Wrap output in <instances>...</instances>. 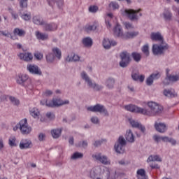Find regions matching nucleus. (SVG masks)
I'll return each mask as SVG.
<instances>
[{
	"label": "nucleus",
	"mask_w": 179,
	"mask_h": 179,
	"mask_svg": "<svg viewBox=\"0 0 179 179\" xmlns=\"http://www.w3.org/2000/svg\"><path fill=\"white\" fill-rule=\"evenodd\" d=\"M45 137V135L43 133H40L39 135L38 136V139L40 142H43L44 141V138Z\"/></svg>",
	"instance_id": "63"
},
{
	"label": "nucleus",
	"mask_w": 179,
	"mask_h": 179,
	"mask_svg": "<svg viewBox=\"0 0 179 179\" xmlns=\"http://www.w3.org/2000/svg\"><path fill=\"white\" fill-rule=\"evenodd\" d=\"M131 78L133 80H135L136 82L139 80L140 82H143L145 80V76L141 75L139 76L137 73H134L131 74Z\"/></svg>",
	"instance_id": "35"
},
{
	"label": "nucleus",
	"mask_w": 179,
	"mask_h": 179,
	"mask_svg": "<svg viewBox=\"0 0 179 179\" xmlns=\"http://www.w3.org/2000/svg\"><path fill=\"white\" fill-rule=\"evenodd\" d=\"M114 148L116 153L118 155H123V153H125V145L115 143Z\"/></svg>",
	"instance_id": "27"
},
{
	"label": "nucleus",
	"mask_w": 179,
	"mask_h": 179,
	"mask_svg": "<svg viewBox=\"0 0 179 179\" xmlns=\"http://www.w3.org/2000/svg\"><path fill=\"white\" fill-rule=\"evenodd\" d=\"M32 22L34 24H37V26H43V24H44V20L40 15L34 16L32 18Z\"/></svg>",
	"instance_id": "26"
},
{
	"label": "nucleus",
	"mask_w": 179,
	"mask_h": 179,
	"mask_svg": "<svg viewBox=\"0 0 179 179\" xmlns=\"http://www.w3.org/2000/svg\"><path fill=\"white\" fill-rule=\"evenodd\" d=\"M18 1L20 3V7L22 9L27 8V0H18Z\"/></svg>",
	"instance_id": "53"
},
{
	"label": "nucleus",
	"mask_w": 179,
	"mask_h": 179,
	"mask_svg": "<svg viewBox=\"0 0 179 179\" xmlns=\"http://www.w3.org/2000/svg\"><path fill=\"white\" fill-rule=\"evenodd\" d=\"M143 52L147 56H149V45H145L142 48Z\"/></svg>",
	"instance_id": "56"
},
{
	"label": "nucleus",
	"mask_w": 179,
	"mask_h": 179,
	"mask_svg": "<svg viewBox=\"0 0 179 179\" xmlns=\"http://www.w3.org/2000/svg\"><path fill=\"white\" fill-rule=\"evenodd\" d=\"M129 121L132 128H137L138 129H140L143 134H145L146 131L145 126L142 125V124L139 123L138 121L134 120V119H129Z\"/></svg>",
	"instance_id": "14"
},
{
	"label": "nucleus",
	"mask_w": 179,
	"mask_h": 179,
	"mask_svg": "<svg viewBox=\"0 0 179 179\" xmlns=\"http://www.w3.org/2000/svg\"><path fill=\"white\" fill-rule=\"evenodd\" d=\"M99 26L97 24H94L92 25H86L85 27V31H87V33H89L90 31H94L97 29Z\"/></svg>",
	"instance_id": "39"
},
{
	"label": "nucleus",
	"mask_w": 179,
	"mask_h": 179,
	"mask_svg": "<svg viewBox=\"0 0 179 179\" xmlns=\"http://www.w3.org/2000/svg\"><path fill=\"white\" fill-rule=\"evenodd\" d=\"M52 51L53 52V55L57 58V59H61L62 57V52H61V49L58 48H53L52 49Z\"/></svg>",
	"instance_id": "36"
},
{
	"label": "nucleus",
	"mask_w": 179,
	"mask_h": 179,
	"mask_svg": "<svg viewBox=\"0 0 179 179\" xmlns=\"http://www.w3.org/2000/svg\"><path fill=\"white\" fill-rule=\"evenodd\" d=\"M163 142H169L171 143V145H174L177 143V141L171 138H169L167 136H164V138H162Z\"/></svg>",
	"instance_id": "48"
},
{
	"label": "nucleus",
	"mask_w": 179,
	"mask_h": 179,
	"mask_svg": "<svg viewBox=\"0 0 179 179\" xmlns=\"http://www.w3.org/2000/svg\"><path fill=\"white\" fill-rule=\"evenodd\" d=\"M66 104H69V100H62L61 99H53L49 102H46V106L48 107H61V106H65Z\"/></svg>",
	"instance_id": "8"
},
{
	"label": "nucleus",
	"mask_w": 179,
	"mask_h": 179,
	"mask_svg": "<svg viewBox=\"0 0 179 179\" xmlns=\"http://www.w3.org/2000/svg\"><path fill=\"white\" fill-rule=\"evenodd\" d=\"M82 158H83V153L79 152H74L71 157V160H78V159Z\"/></svg>",
	"instance_id": "41"
},
{
	"label": "nucleus",
	"mask_w": 179,
	"mask_h": 179,
	"mask_svg": "<svg viewBox=\"0 0 179 179\" xmlns=\"http://www.w3.org/2000/svg\"><path fill=\"white\" fill-rule=\"evenodd\" d=\"M164 95L166 97H169L170 99H173V97H177V93L173 90H164Z\"/></svg>",
	"instance_id": "31"
},
{
	"label": "nucleus",
	"mask_w": 179,
	"mask_h": 179,
	"mask_svg": "<svg viewBox=\"0 0 179 179\" xmlns=\"http://www.w3.org/2000/svg\"><path fill=\"white\" fill-rule=\"evenodd\" d=\"M87 110L88 111H92V113H100V114H103L105 117H108V115H110L107 108H106L104 106L99 103L94 106H89Z\"/></svg>",
	"instance_id": "6"
},
{
	"label": "nucleus",
	"mask_w": 179,
	"mask_h": 179,
	"mask_svg": "<svg viewBox=\"0 0 179 179\" xmlns=\"http://www.w3.org/2000/svg\"><path fill=\"white\" fill-rule=\"evenodd\" d=\"M131 57H132L134 61H135V62H139L141 61V59H142V56L141 55V54H139L136 52H132Z\"/></svg>",
	"instance_id": "40"
},
{
	"label": "nucleus",
	"mask_w": 179,
	"mask_h": 179,
	"mask_svg": "<svg viewBox=\"0 0 179 179\" xmlns=\"http://www.w3.org/2000/svg\"><path fill=\"white\" fill-rule=\"evenodd\" d=\"M18 57L22 61H25V62H30L33 59V55L30 52L20 53Z\"/></svg>",
	"instance_id": "18"
},
{
	"label": "nucleus",
	"mask_w": 179,
	"mask_h": 179,
	"mask_svg": "<svg viewBox=\"0 0 179 179\" xmlns=\"http://www.w3.org/2000/svg\"><path fill=\"white\" fill-rule=\"evenodd\" d=\"M76 146H77V148H83V149H86V148L88 146V143L87 141H80L78 144L76 145Z\"/></svg>",
	"instance_id": "50"
},
{
	"label": "nucleus",
	"mask_w": 179,
	"mask_h": 179,
	"mask_svg": "<svg viewBox=\"0 0 179 179\" xmlns=\"http://www.w3.org/2000/svg\"><path fill=\"white\" fill-rule=\"evenodd\" d=\"M22 19H23V20L27 21V20H30V19H31V15L30 14H23L21 16Z\"/></svg>",
	"instance_id": "59"
},
{
	"label": "nucleus",
	"mask_w": 179,
	"mask_h": 179,
	"mask_svg": "<svg viewBox=\"0 0 179 179\" xmlns=\"http://www.w3.org/2000/svg\"><path fill=\"white\" fill-rule=\"evenodd\" d=\"M33 146V143H31V140L24 138L20 141V149H30Z\"/></svg>",
	"instance_id": "15"
},
{
	"label": "nucleus",
	"mask_w": 179,
	"mask_h": 179,
	"mask_svg": "<svg viewBox=\"0 0 179 179\" xmlns=\"http://www.w3.org/2000/svg\"><path fill=\"white\" fill-rule=\"evenodd\" d=\"M110 169L108 168H101L97 179H110Z\"/></svg>",
	"instance_id": "13"
},
{
	"label": "nucleus",
	"mask_w": 179,
	"mask_h": 179,
	"mask_svg": "<svg viewBox=\"0 0 179 179\" xmlns=\"http://www.w3.org/2000/svg\"><path fill=\"white\" fill-rule=\"evenodd\" d=\"M90 121L92 124H95L97 125V124H100V120H99V117L97 116H94L91 117Z\"/></svg>",
	"instance_id": "57"
},
{
	"label": "nucleus",
	"mask_w": 179,
	"mask_h": 179,
	"mask_svg": "<svg viewBox=\"0 0 179 179\" xmlns=\"http://www.w3.org/2000/svg\"><path fill=\"white\" fill-rule=\"evenodd\" d=\"M118 164H120V166H128L129 164H131V162L127 159H122L118 161Z\"/></svg>",
	"instance_id": "55"
},
{
	"label": "nucleus",
	"mask_w": 179,
	"mask_h": 179,
	"mask_svg": "<svg viewBox=\"0 0 179 179\" xmlns=\"http://www.w3.org/2000/svg\"><path fill=\"white\" fill-rule=\"evenodd\" d=\"M10 100L14 106H19V104H20V101H19V99L13 96L10 97Z\"/></svg>",
	"instance_id": "54"
},
{
	"label": "nucleus",
	"mask_w": 179,
	"mask_h": 179,
	"mask_svg": "<svg viewBox=\"0 0 179 179\" xmlns=\"http://www.w3.org/2000/svg\"><path fill=\"white\" fill-rule=\"evenodd\" d=\"M101 143H103V141L97 140V141H94V143H93V145L95 148H97V147L100 146L101 145Z\"/></svg>",
	"instance_id": "62"
},
{
	"label": "nucleus",
	"mask_w": 179,
	"mask_h": 179,
	"mask_svg": "<svg viewBox=\"0 0 179 179\" xmlns=\"http://www.w3.org/2000/svg\"><path fill=\"white\" fill-rule=\"evenodd\" d=\"M109 7L112 8V9L113 10H115L117 9H120V5L118 4V3H117V1H111L109 3Z\"/></svg>",
	"instance_id": "51"
},
{
	"label": "nucleus",
	"mask_w": 179,
	"mask_h": 179,
	"mask_svg": "<svg viewBox=\"0 0 179 179\" xmlns=\"http://www.w3.org/2000/svg\"><path fill=\"white\" fill-rule=\"evenodd\" d=\"M45 30L46 31H54V30H57V25L55 24H46Z\"/></svg>",
	"instance_id": "43"
},
{
	"label": "nucleus",
	"mask_w": 179,
	"mask_h": 179,
	"mask_svg": "<svg viewBox=\"0 0 179 179\" xmlns=\"http://www.w3.org/2000/svg\"><path fill=\"white\" fill-rule=\"evenodd\" d=\"M46 117L48 118V121H54V120H55V113H54V112H47Z\"/></svg>",
	"instance_id": "47"
},
{
	"label": "nucleus",
	"mask_w": 179,
	"mask_h": 179,
	"mask_svg": "<svg viewBox=\"0 0 179 179\" xmlns=\"http://www.w3.org/2000/svg\"><path fill=\"white\" fill-rule=\"evenodd\" d=\"M168 48L169 45L166 42H162L159 45L154 44L152 45V54L154 55H163Z\"/></svg>",
	"instance_id": "5"
},
{
	"label": "nucleus",
	"mask_w": 179,
	"mask_h": 179,
	"mask_svg": "<svg viewBox=\"0 0 179 179\" xmlns=\"http://www.w3.org/2000/svg\"><path fill=\"white\" fill-rule=\"evenodd\" d=\"M34 57L35 58H36V59H41L43 58V54H41V52H36L34 53Z\"/></svg>",
	"instance_id": "61"
},
{
	"label": "nucleus",
	"mask_w": 179,
	"mask_h": 179,
	"mask_svg": "<svg viewBox=\"0 0 179 179\" xmlns=\"http://www.w3.org/2000/svg\"><path fill=\"white\" fill-rule=\"evenodd\" d=\"M160 78V73H152L147 79H146V85L148 86H152L153 85L154 80H157Z\"/></svg>",
	"instance_id": "16"
},
{
	"label": "nucleus",
	"mask_w": 179,
	"mask_h": 179,
	"mask_svg": "<svg viewBox=\"0 0 179 179\" xmlns=\"http://www.w3.org/2000/svg\"><path fill=\"white\" fill-rule=\"evenodd\" d=\"M138 179H148L145 169H138L137 171Z\"/></svg>",
	"instance_id": "38"
},
{
	"label": "nucleus",
	"mask_w": 179,
	"mask_h": 179,
	"mask_svg": "<svg viewBox=\"0 0 179 179\" xmlns=\"http://www.w3.org/2000/svg\"><path fill=\"white\" fill-rule=\"evenodd\" d=\"M142 9L139 8L138 10L134 9H126L121 10V14L122 16H127V17L131 21L139 20V17L142 16Z\"/></svg>",
	"instance_id": "3"
},
{
	"label": "nucleus",
	"mask_w": 179,
	"mask_h": 179,
	"mask_svg": "<svg viewBox=\"0 0 179 179\" xmlns=\"http://www.w3.org/2000/svg\"><path fill=\"white\" fill-rule=\"evenodd\" d=\"M103 48L108 50L111 48V41L108 38H104L103 41Z\"/></svg>",
	"instance_id": "42"
},
{
	"label": "nucleus",
	"mask_w": 179,
	"mask_h": 179,
	"mask_svg": "<svg viewBox=\"0 0 179 179\" xmlns=\"http://www.w3.org/2000/svg\"><path fill=\"white\" fill-rule=\"evenodd\" d=\"M162 15L165 22H171V20L173 19V13H171V11L169 10H165L163 12Z\"/></svg>",
	"instance_id": "28"
},
{
	"label": "nucleus",
	"mask_w": 179,
	"mask_h": 179,
	"mask_svg": "<svg viewBox=\"0 0 179 179\" xmlns=\"http://www.w3.org/2000/svg\"><path fill=\"white\" fill-rule=\"evenodd\" d=\"M100 169L101 168L99 166L92 168L90 171V173H89L90 178H92V179L99 178V175L100 174Z\"/></svg>",
	"instance_id": "17"
},
{
	"label": "nucleus",
	"mask_w": 179,
	"mask_h": 179,
	"mask_svg": "<svg viewBox=\"0 0 179 179\" xmlns=\"http://www.w3.org/2000/svg\"><path fill=\"white\" fill-rule=\"evenodd\" d=\"M163 160L159 155H150L147 159L148 163L150 162H162Z\"/></svg>",
	"instance_id": "37"
},
{
	"label": "nucleus",
	"mask_w": 179,
	"mask_h": 179,
	"mask_svg": "<svg viewBox=\"0 0 179 179\" xmlns=\"http://www.w3.org/2000/svg\"><path fill=\"white\" fill-rule=\"evenodd\" d=\"M35 35L38 40H42V41L45 40V35L44 34L40 32L39 31H36L35 32Z\"/></svg>",
	"instance_id": "46"
},
{
	"label": "nucleus",
	"mask_w": 179,
	"mask_h": 179,
	"mask_svg": "<svg viewBox=\"0 0 179 179\" xmlns=\"http://www.w3.org/2000/svg\"><path fill=\"white\" fill-rule=\"evenodd\" d=\"M66 61V62H78L80 61V57L75 53H73L67 56Z\"/></svg>",
	"instance_id": "24"
},
{
	"label": "nucleus",
	"mask_w": 179,
	"mask_h": 179,
	"mask_svg": "<svg viewBox=\"0 0 179 179\" xmlns=\"http://www.w3.org/2000/svg\"><path fill=\"white\" fill-rule=\"evenodd\" d=\"M30 115L34 118H39L40 117V111H38V108H31L29 109Z\"/></svg>",
	"instance_id": "34"
},
{
	"label": "nucleus",
	"mask_w": 179,
	"mask_h": 179,
	"mask_svg": "<svg viewBox=\"0 0 179 179\" xmlns=\"http://www.w3.org/2000/svg\"><path fill=\"white\" fill-rule=\"evenodd\" d=\"M13 33L15 36H18V37H24L26 36V31L20 28H15Z\"/></svg>",
	"instance_id": "33"
},
{
	"label": "nucleus",
	"mask_w": 179,
	"mask_h": 179,
	"mask_svg": "<svg viewBox=\"0 0 179 179\" xmlns=\"http://www.w3.org/2000/svg\"><path fill=\"white\" fill-rule=\"evenodd\" d=\"M105 86L108 90H113L115 87V78L113 76L108 77L105 80Z\"/></svg>",
	"instance_id": "12"
},
{
	"label": "nucleus",
	"mask_w": 179,
	"mask_h": 179,
	"mask_svg": "<svg viewBox=\"0 0 179 179\" xmlns=\"http://www.w3.org/2000/svg\"><path fill=\"white\" fill-rule=\"evenodd\" d=\"M114 36L116 37H121V38H124V33L122 32V29L120 24H116V26L113 29Z\"/></svg>",
	"instance_id": "21"
},
{
	"label": "nucleus",
	"mask_w": 179,
	"mask_h": 179,
	"mask_svg": "<svg viewBox=\"0 0 179 179\" xmlns=\"http://www.w3.org/2000/svg\"><path fill=\"white\" fill-rule=\"evenodd\" d=\"M80 76L82 79L87 83L88 87H90V89H92L94 92H101V90L104 89V86L93 82V80H92V78L89 77L85 71L81 72Z\"/></svg>",
	"instance_id": "2"
},
{
	"label": "nucleus",
	"mask_w": 179,
	"mask_h": 179,
	"mask_svg": "<svg viewBox=\"0 0 179 179\" xmlns=\"http://www.w3.org/2000/svg\"><path fill=\"white\" fill-rule=\"evenodd\" d=\"M124 26L128 30H129V29H134V25L129 22H124Z\"/></svg>",
	"instance_id": "64"
},
{
	"label": "nucleus",
	"mask_w": 179,
	"mask_h": 179,
	"mask_svg": "<svg viewBox=\"0 0 179 179\" xmlns=\"http://www.w3.org/2000/svg\"><path fill=\"white\" fill-rule=\"evenodd\" d=\"M124 136L126 141L129 143H134V142H135V136L134 135L132 130H127Z\"/></svg>",
	"instance_id": "22"
},
{
	"label": "nucleus",
	"mask_w": 179,
	"mask_h": 179,
	"mask_svg": "<svg viewBox=\"0 0 179 179\" xmlns=\"http://www.w3.org/2000/svg\"><path fill=\"white\" fill-rule=\"evenodd\" d=\"M139 32L138 31H131V32H126L124 34L123 40H128V38H134V37H136V36H138Z\"/></svg>",
	"instance_id": "29"
},
{
	"label": "nucleus",
	"mask_w": 179,
	"mask_h": 179,
	"mask_svg": "<svg viewBox=\"0 0 179 179\" xmlns=\"http://www.w3.org/2000/svg\"><path fill=\"white\" fill-rule=\"evenodd\" d=\"M92 157L95 159L97 162H100L102 164H105V166H108L111 164V162L108 160V157L106 155H101V153H98L92 155Z\"/></svg>",
	"instance_id": "10"
},
{
	"label": "nucleus",
	"mask_w": 179,
	"mask_h": 179,
	"mask_svg": "<svg viewBox=\"0 0 179 179\" xmlns=\"http://www.w3.org/2000/svg\"><path fill=\"white\" fill-rule=\"evenodd\" d=\"M32 131L31 127L29 126L27 119L20 120V132L22 135H29Z\"/></svg>",
	"instance_id": "9"
},
{
	"label": "nucleus",
	"mask_w": 179,
	"mask_h": 179,
	"mask_svg": "<svg viewBox=\"0 0 179 179\" xmlns=\"http://www.w3.org/2000/svg\"><path fill=\"white\" fill-rule=\"evenodd\" d=\"M166 80H169V82H178L179 76H173V75H167L165 78V81L164 83L165 85H169V83L166 82Z\"/></svg>",
	"instance_id": "30"
},
{
	"label": "nucleus",
	"mask_w": 179,
	"mask_h": 179,
	"mask_svg": "<svg viewBox=\"0 0 179 179\" xmlns=\"http://www.w3.org/2000/svg\"><path fill=\"white\" fill-rule=\"evenodd\" d=\"M120 57L121 59V61L120 62V66H121V68H127L131 61V54L124 51L120 53Z\"/></svg>",
	"instance_id": "7"
},
{
	"label": "nucleus",
	"mask_w": 179,
	"mask_h": 179,
	"mask_svg": "<svg viewBox=\"0 0 179 179\" xmlns=\"http://www.w3.org/2000/svg\"><path fill=\"white\" fill-rule=\"evenodd\" d=\"M27 69L32 75H41V70L38 68V66L36 64H28Z\"/></svg>",
	"instance_id": "11"
},
{
	"label": "nucleus",
	"mask_w": 179,
	"mask_h": 179,
	"mask_svg": "<svg viewBox=\"0 0 179 179\" xmlns=\"http://www.w3.org/2000/svg\"><path fill=\"white\" fill-rule=\"evenodd\" d=\"M61 134H62V129H53L51 130V135L54 139H58L61 136Z\"/></svg>",
	"instance_id": "32"
},
{
	"label": "nucleus",
	"mask_w": 179,
	"mask_h": 179,
	"mask_svg": "<svg viewBox=\"0 0 179 179\" xmlns=\"http://www.w3.org/2000/svg\"><path fill=\"white\" fill-rule=\"evenodd\" d=\"M16 82L17 85H20V86L33 89V82L31 81V79L29 78L27 74H18L16 77Z\"/></svg>",
	"instance_id": "4"
},
{
	"label": "nucleus",
	"mask_w": 179,
	"mask_h": 179,
	"mask_svg": "<svg viewBox=\"0 0 179 179\" xmlns=\"http://www.w3.org/2000/svg\"><path fill=\"white\" fill-rule=\"evenodd\" d=\"M46 59H47V62H48V64H52V62H54V61L55 59V56L52 53H49L46 56Z\"/></svg>",
	"instance_id": "45"
},
{
	"label": "nucleus",
	"mask_w": 179,
	"mask_h": 179,
	"mask_svg": "<svg viewBox=\"0 0 179 179\" xmlns=\"http://www.w3.org/2000/svg\"><path fill=\"white\" fill-rule=\"evenodd\" d=\"M99 10V7L97 6H91L89 8V11L91 12V13H96Z\"/></svg>",
	"instance_id": "58"
},
{
	"label": "nucleus",
	"mask_w": 179,
	"mask_h": 179,
	"mask_svg": "<svg viewBox=\"0 0 179 179\" xmlns=\"http://www.w3.org/2000/svg\"><path fill=\"white\" fill-rule=\"evenodd\" d=\"M116 144L117 145H122L123 146H126L127 145V141L125 140V138H124V136H120L117 140V142L116 143Z\"/></svg>",
	"instance_id": "49"
},
{
	"label": "nucleus",
	"mask_w": 179,
	"mask_h": 179,
	"mask_svg": "<svg viewBox=\"0 0 179 179\" xmlns=\"http://www.w3.org/2000/svg\"><path fill=\"white\" fill-rule=\"evenodd\" d=\"M163 138H164V136H159L157 135L153 136V139L157 143L160 142V141H163Z\"/></svg>",
	"instance_id": "60"
},
{
	"label": "nucleus",
	"mask_w": 179,
	"mask_h": 179,
	"mask_svg": "<svg viewBox=\"0 0 179 179\" xmlns=\"http://www.w3.org/2000/svg\"><path fill=\"white\" fill-rule=\"evenodd\" d=\"M82 43L84 47H86L87 48H90L92 45H93V39H92V38L90 37H85L83 38Z\"/></svg>",
	"instance_id": "25"
},
{
	"label": "nucleus",
	"mask_w": 179,
	"mask_h": 179,
	"mask_svg": "<svg viewBox=\"0 0 179 179\" xmlns=\"http://www.w3.org/2000/svg\"><path fill=\"white\" fill-rule=\"evenodd\" d=\"M149 108H150L152 113H148V110L143 108H139L135 105H127L124 106L125 110L131 111V113H138V114H143V115H156L162 113L163 111V106H159L155 102L150 101L148 103Z\"/></svg>",
	"instance_id": "1"
},
{
	"label": "nucleus",
	"mask_w": 179,
	"mask_h": 179,
	"mask_svg": "<svg viewBox=\"0 0 179 179\" xmlns=\"http://www.w3.org/2000/svg\"><path fill=\"white\" fill-rule=\"evenodd\" d=\"M8 12L10 13L13 19L14 20H16L17 19H19V15H17V13L12 8H8Z\"/></svg>",
	"instance_id": "44"
},
{
	"label": "nucleus",
	"mask_w": 179,
	"mask_h": 179,
	"mask_svg": "<svg viewBox=\"0 0 179 179\" xmlns=\"http://www.w3.org/2000/svg\"><path fill=\"white\" fill-rule=\"evenodd\" d=\"M8 144H9L10 146H11L12 148L16 146V137H15V136H11V137L9 138Z\"/></svg>",
	"instance_id": "52"
},
{
	"label": "nucleus",
	"mask_w": 179,
	"mask_h": 179,
	"mask_svg": "<svg viewBox=\"0 0 179 179\" xmlns=\"http://www.w3.org/2000/svg\"><path fill=\"white\" fill-rule=\"evenodd\" d=\"M155 128L156 131H157V132H159L160 134H163L165 131H167V126H166V124L164 123L155 122Z\"/></svg>",
	"instance_id": "20"
},
{
	"label": "nucleus",
	"mask_w": 179,
	"mask_h": 179,
	"mask_svg": "<svg viewBox=\"0 0 179 179\" xmlns=\"http://www.w3.org/2000/svg\"><path fill=\"white\" fill-rule=\"evenodd\" d=\"M150 38L152 41H159L160 43L164 42L163 36L161 33L159 32H152L150 35Z\"/></svg>",
	"instance_id": "19"
},
{
	"label": "nucleus",
	"mask_w": 179,
	"mask_h": 179,
	"mask_svg": "<svg viewBox=\"0 0 179 179\" xmlns=\"http://www.w3.org/2000/svg\"><path fill=\"white\" fill-rule=\"evenodd\" d=\"M47 2L52 7L57 4L59 9H61L64 6V0H47Z\"/></svg>",
	"instance_id": "23"
}]
</instances>
